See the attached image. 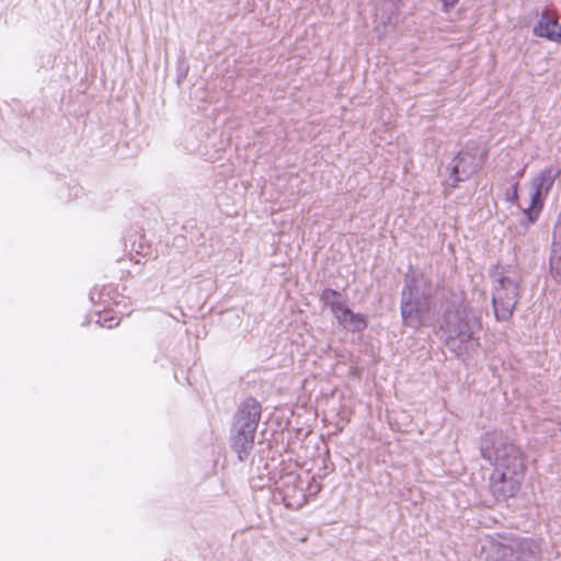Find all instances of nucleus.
Listing matches in <instances>:
<instances>
[{"label": "nucleus", "mask_w": 561, "mask_h": 561, "mask_svg": "<svg viewBox=\"0 0 561 561\" xmlns=\"http://www.w3.org/2000/svg\"><path fill=\"white\" fill-rule=\"evenodd\" d=\"M510 201L512 203H516L517 199H518V184L515 183L513 186H512V194L508 196Z\"/></svg>", "instance_id": "4468645a"}, {"label": "nucleus", "mask_w": 561, "mask_h": 561, "mask_svg": "<svg viewBox=\"0 0 561 561\" xmlns=\"http://www.w3.org/2000/svg\"><path fill=\"white\" fill-rule=\"evenodd\" d=\"M551 273L553 276L561 282V250L552 249V255L550 259Z\"/></svg>", "instance_id": "f8f14e48"}, {"label": "nucleus", "mask_w": 561, "mask_h": 561, "mask_svg": "<svg viewBox=\"0 0 561 561\" xmlns=\"http://www.w3.org/2000/svg\"><path fill=\"white\" fill-rule=\"evenodd\" d=\"M559 171L553 167H548L539 172L529 184V196L527 206L523 207L524 214L527 216L528 224L535 222L542 210L543 202L551 191Z\"/></svg>", "instance_id": "0eeeda50"}, {"label": "nucleus", "mask_w": 561, "mask_h": 561, "mask_svg": "<svg viewBox=\"0 0 561 561\" xmlns=\"http://www.w3.org/2000/svg\"><path fill=\"white\" fill-rule=\"evenodd\" d=\"M484 561H538L541 545L533 538L489 539L482 546Z\"/></svg>", "instance_id": "7ed1b4c3"}, {"label": "nucleus", "mask_w": 561, "mask_h": 561, "mask_svg": "<svg viewBox=\"0 0 561 561\" xmlns=\"http://www.w3.org/2000/svg\"><path fill=\"white\" fill-rule=\"evenodd\" d=\"M553 249L561 250V214L558 216L554 229H553Z\"/></svg>", "instance_id": "ddd939ff"}, {"label": "nucleus", "mask_w": 561, "mask_h": 561, "mask_svg": "<svg viewBox=\"0 0 561 561\" xmlns=\"http://www.w3.org/2000/svg\"><path fill=\"white\" fill-rule=\"evenodd\" d=\"M431 289L424 278H408L402 291L401 316L411 328L424 324L431 310Z\"/></svg>", "instance_id": "20e7f679"}, {"label": "nucleus", "mask_w": 561, "mask_h": 561, "mask_svg": "<svg viewBox=\"0 0 561 561\" xmlns=\"http://www.w3.org/2000/svg\"><path fill=\"white\" fill-rule=\"evenodd\" d=\"M442 329L446 335L447 347L458 357L469 356L479 347V341L474 336L479 322L468 310H448Z\"/></svg>", "instance_id": "f03ea898"}, {"label": "nucleus", "mask_w": 561, "mask_h": 561, "mask_svg": "<svg viewBox=\"0 0 561 561\" xmlns=\"http://www.w3.org/2000/svg\"><path fill=\"white\" fill-rule=\"evenodd\" d=\"M297 482L298 478L289 474L282 486L284 501L288 507L298 508L306 503L304 490L297 485Z\"/></svg>", "instance_id": "9b49d317"}, {"label": "nucleus", "mask_w": 561, "mask_h": 561, "mask_svg": "<svg viewBox=\"0 0 561 561\" xmlns=\"http://www.w3.org/2000/svg\"><path fill=\"white\" fill-rule=\"evenodd\" d=\"M459 0H443L446 10L453 8Z\"/></svg>", "instance_id": "2eb2a0df"}, {"label": "nucleus", "mask_w": 561, "mask_h": 561, "mask_svg": "<svg viewBox=\"0 0 561 561\" xmlns=\"http://www.w3.org/2000/svg\"><path fill=\"white\" fill-rule=\"evenodd\" d=\"M533 33L537 37L546 38L550 42L561 44V25L557 19L548 12H543L533 28Z\"/></svg>", "instance_id": "9d476101"}, {"label": "nucleus", "mask_w": 561, "mask_h": 561, "mask_svg": "<svg viewBox=\"0 0 561 561\" xmlns=\"http://www.w3.org/2000/svg\"><path fill=\"white\" fill-rule=\"evenodd\" d=\"M260 417L261 405L254 399L245 400L236 415L232 448L241 461L248 458L253 448Z\"/></svg>", "instance_id": "39448f33"}, {"label": "nucleus", "mask_w": 561, "mask_h": 561, "mask_svg": "<svg viewBox=\"0 0 561 561\" xmlns=\"http://www.w3.org/2000/svg\"><path fill=\"white\" fill-rule=\"evenodd\" d=\"M481 455L494 469L490 477V490L499 500L517 494L525 476L522 450L510 443L502 432L488 433L481 440Z\"/></svg>", "instance_id": "f257e3e1"}, {"label": "nucleus", "mask_w": 561, "mask_h": 561, "mask_svg": "<svg viewBox=\"0 0 561 561\" xmlns=\"http://www.w3.org/2000/svg\"><path fill=\"white\" fill-rule=\"evenodd\" d=\"M482 165V158L478 150H461L451 161L445 179V184L456 187L460 181H465L477 173Z\"/></svg>", "instance_id": "1a4fd4ad"}, {"label": "nucleus", "mask_w": 561, "mask_h": 561, "mask_svg": "<svg viewBox=\"0 0 561 561\" xmlns=\"http://www.w3.org/2000/svg\"><path fill=\"white\" fill-rule=\"evenodd\" d=\"M518 297L519 279L517 277L501 276L494 280L492 302L499 321H506L513 316Z\"/></svg>", "instance_id": "423d86ee"}, {"label": "nucleus", "mask_w": 561, "mask_h": 561, "mask_svg": "<svg viewBox=\"0 0 561 561\" xmlns=\"http://www.w3.org/2000/svg\"><path fill=\"white\" fill-rule=\"evenodd\" d=\"M322 301L330 306L334 318L345 329L362 332L367 328V320L360 313H354L342 300L341 295L333 289H325L321 296Z\"/></svg>", "instance_id": "6e6552de"}]
</instances>
